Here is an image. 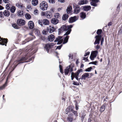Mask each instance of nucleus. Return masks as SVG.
Instances as JSON below:
<instances>
[{
	"label": "nucleus",
	"instance_id": "1",
	"mask_svg": "<svg viewBox=\"0 0 122 122\" xmlns=\"http://www.w3.org/2000/svg\"><path fill=\"white\" fill-rule=\"evenodd\" d=\"M72 27L73 25H63L58 29V34L59 35L63 31H66L64 35V36L66 35L67 36L64 39V41L63 42V44H65L68 42L69 36H67V35L70 33L71 30V28Z\"/></svg>",
	"mask_w": 122,
	"mask_h": 122
},
{
	"label": "nucleus",
	"instance_id": "2",
	"mask_svg": "<svg viewBox=\"0 0 122 122\" xmlns=\"http://www.w3.org/2000/svg\"><path fill=\"white\" fill-rule=\"evenodd\" d=\"M34 26L33 22L31 21V40L35 38V36L33 35L34 34L37 36L40 35V31L38 29L34 27Z\"/></svg>",
	"mask_w": 122,
	"mask_h": 122
},
{
	"label": "nucleus",
	"instance_id": "3",
	"mask_svg": "<svg viewBox=\"0 0 122 122\" xmlns=\"http://www.w3.org/2000/svg\"><path fill=\"white\" fill-rule=\"evenodd\" d=\"M40 7L41 9L42 10H46L48 8L47 3L45 1H42L40 5Z\"/></svg>",
	"mask_w": 122,
	"mask_h": 122
},
{
	"label": "nucleus",
	"instance_id": "4",
	"mask_svg": "<svg viewBox=\"0 0 122 122\" xmlns=\"http://www.w3.org/2000/svg\"><path fill=\"white\" fill-rule=\"evenodd\" d=\"M41 15L42 16H46L47 18H50L52 17V15L51 12L50 11L42 12Z\"/></svg>",
	"mask_w": 122,
	"mask_h": 122
},
{
	"label": "nucleus",
	"instance_id": "5",
	"mask_svg": "<svg viewBox=\"0 0 122 122\" xmlns=\"http://www.w3.org/2000/svg\"><path fill=\"white\" fill-rule=\"evenodd\" d=\"M54 45V44L53 43H49L46 44L45 45L44 48L47 51V52L48 53L49 49L52 48Z\"/></svg>",
	"mask_w": 122,
	"mask_h": 122
},
{
	"label": "nucleus",
	"instance_id": "6",
	"mask_svg": "<svg viewBox=\"0 0 122 122\" xmlns=\"http://www.w3.org/2000/svg\"><path fill=\"white\" fill-rule=\"evenodd\" d=\"M73 66L72 65H70L67 67L65 70L64 72L65 75H67L69 71L72 72L73 71Z\"/></svg>",
	"mask_w": 122,
	"mask_h": 122
},
{
	"label": "nucleus",
	"instance_id": "7",
	"mask_svg": "<svg viewBox=\"0 0 122 122\" xmlns=\"http://www.w3.org/2000/svg\"><path fill=\"white\" fill-rule=\"evenodd\" d=\"M8 42V39L6 38H1L0 37V45L6 46Z\"/></svg>",
	"mask_w": 122,
	"mask_h": 122
},
{
	"label": "nucleus",
	"instance_id": "8",
	"mask_svg": "<svg viewBox=\"0 0 122 122\" xmlns=\"http://www.w3.org/2000/svg\"><path fill=\"white\" fill-rule=\"evenodd\" d=\"M11 71L10 72L9 74L7 76L6 81L5 83L2 86L0 87V90L3 89L7 85V81H8V79L11 76Z\"/></svg>",
	"mask_w": 122,
	"mask_h": 122
},
{
	"label": "nucleus",
	"instance_id": "9",
	"mask_svg": "<svg viewBox=\"0 0 122 122\" xmlns=\"http://www.w3.org/2000/svg\"><path fill=\"white\" fill-rule=\"evenodd\" d=\"M62 36H58L56 38L54 41L55 42H57V44H61L63 41V40L62 39Z\"/></svg>",
	"mask_w": 122,
	"mask_h": 122
},
{
	"label": "nucleus",
	"instance_id": "10",
	"mask_svg": "<svg viewBox=\"0 0 122 122\" xmlns=\"http://www.w3.org/2000/svg\"><path fill=\"white\" fill-rule=\"evenodd\" d=\"M25 20L21 19H19L17 21V24L18 25L21 26L25 25Z\"/></svg>",
	"mask_w": 122,
	"mask_h": 122
},
{
	"label": "nucleus",
	"instance_id": "11",
	"mask_svg": "<svg viewBox=\"0 0 122 122\" xmlns=\"http://www.w3.org/2000/svg\"><path fill=\"white\" fill-rule=\"evenodd\" d=\"M101 35L96 36L95 37L96 39L94 43L95 45L97 44H99L100 43V41L101 38Z\"/></svg>",
	"mask_w": 122,
	"mask_h": 122
},
{
	"label": "nucleus",
	"instance_id": "12",
	"mask_svg": "<svg viewBox=\"0 0 122 122\" xmlns=\"http://www.w3.org/2000/svg\"><path fill=\"white\" fill-rule=\"evenodd\" d=\"M77 20L76 16L71 17L69 18L68 21L70 23H72L76 21Z\"/></svg>",
	"mask_w": 122,
	"mask_h": 122
},
{
	"label": "nucleus",
	"instance_id": "13",
	"mask_svg": "<svg viewBox=\"0 0 122 122\" xmlns=\"http://www.w3.org/2000/svg\"><path fill=\"white\" fill-rule=\"evenodd\" d=\"M80 8L78 5H76L74 10V13L76 14H78L80 11Z\"/></svg>",
	"mask_w": 122,
	"mask_h": 122
},
{
	"label": "nucleus",
	"instance_id": "14",
	"mask_svg": "<svg viewBox=\"0 0 122 122\" xmlns=\"http://www.w3.org/2000/svg\"><path fill=\"white\" fill-rule=\"evenodd\" d=\"M73 107L72 106H71L68 107L66 109V113L67 114L68 112H72L73 110Z\"/></svg>",
	"mask_w": 122,
	"mask_h": 122
},
{
	"label": "nucleus",
	"instance_id": "15",
	"mask_svg": "<svg viewBox=\"0 0 122 122\" xmlns=\"http://www.w3.org/2000/svg\"><path fill=\"white\" fill-rule=\"evenodd\" d=\"M59 21L57 18H52L51 20V22L54 25H56L58 23Z\"/></svg>",
	"mask_w": 122,
	"mask_h": 122
},
{
	"label": "nucleus",
	"instance_id": "16",
	"mask_svg": "<svg viewBox=\"0 0 122 122\" xmlns=\"http://www.w3.org/2000/svg\"><path fill=\"white\" fill-rule=\"evenodd\" d=\"M88 2L86 0H81L79 1L78 4L80 5L86 4Z\"/></svg>",
	"mask_w": 122,
	"mask_h": 122
},
{
	"label": "nucleus",
	"instance_id": "17",
	"mask_svg": "<svg viewBox=\"0 0 122 122\" xmlns=\"http://www.w3.org/2000/svg\"><path fill=\"white\" fill-rule=\"evenodd\" d=\"M92 2H91L90 4L91 5L94 6H96L97 5L96 3L98 2L99 0H92Z\"/></svg>",
	"mask_w": 122,
	"mask_h": 122
},
{
	"label": "nucleus",
	"instance_id": "18",
	"mask_svg": "<svg viewBox=\"0 0 122 122\" xmlns=\"http://www.w3.org/2000/svg\"><path fill=\"white\" fill-rule=\"evenodd\" d=\"M89 73H86L83 74L82 76L81 79L82 80H85L86 78L88 77L89 76Z\"/></svg>",
	"mask_w": 122,
	"mask_h": 122
},
{
	"label": "nucleus",
	"instance_id": "19",
	"mask_svg": "<svg viewBox=\"0 0 122 122\" xmlns=\"http://www.w3.org/2000/svg\"><path fill=\"white\" fill-rule=\"evenodd\" d=\"M55 39V36L54 35L51 34L48 36V39L51 42L53 41Z\"/></svg>",
	"mask_w": 122,
	"mask_h": 122
},
{
	"label": "nucleus",
	"instance_id": "20",
	"mask_svg": "<svg viewBox=\"0 0 122 122\" xmlns=\"http://www.w3.org/2000/svg\"><path fill=\"white\" fill-rule=\"evenodd\" d=\"M55 28L53 26H49V29L48 30L49 32L51 33L53 32L55 30Z\"/></svg>",
	"mask_w": 122,
	"mask_h": 122
},
{
	"label": "nucleus",
	"instance_id": "21",
	"mask_svg": "<svg viewBox=\"0 0 122 122\" xmlns=\"http://www.w3.org/2000/svg\"><path fill=\"white\" fill-rule=\"evenodd\" d=\"M91 7L90 6H85L83 7V9L84 10L88 11L91 9Z\"/></svg>",
	"mask_w": 122,
	"mask_h": 122
},
{
	"label": "nucleus",
	"instance_id": "22",
	"mask_svg": "<svg viewBox=\"0 0 122 122\" xmlns=\"http://www.w3.org/2000/svg\"><path fill=\"white\" fill-rule=\"evenodd\" d=\"M32 47H31V54H33L36 53L37 51V47L33 48L31 49Z\"/></svg>",
	"mask_w": 122,
	"mask_h": 122
},
{
	"label": "nucleus",
	"instance_id": "23",
	"mask_svg": "<svg viewBox=\"0 0 122 122\" xmlns=\"http://www.w3.org/2000/svg\"><path fill=\"white\" fill-rule=\"evenodd\" d=\"M3 13L5 16L7 17H8L10 15V12L8 10H5Z\"/></svg>",
	"mask_w": 122,
	"mask_h": 122
},
{
	"label": "nucleus",
	"instance_id": "24",
	"mask_svg": "<svg viewBox=\"0 0 122 122\" xmlns=\"http://www.w3.org/2000/svg\"><path fill=\"white\" fill-rule=\"evenodd\" d=\"M26 60V58L25 57H22L19 61H18L19 64L22 63L24 62L22 61H25Z\"/></svg>",
	"mask_w": 122,
	"mask_h": 122
},
{
	"label": "nucleus",
	"instance_id": "25",
	"mask_svg": "<svg viewBox=\"0 0 122 122\" xmlns=\"http://www.w3.org/2000/svg\"><path fill=\"white\" fill-rule=\"evenodd\" d=\"M80 15L81 17L83 19H84L85 18L86 15L85 13L83 12H82L80 13Z\"/></svg>",
	"mask_w": 122,
	"mask_h": 122
},
{
	"label": "nucleus",
	"instance_id": "26",
	"mask_svg": "<svg viewBox=\"0 0 122 122\" xmlns=\"http://www.w3.org/2000/svg\"><path fill=\"white\" fill-rule=\"evenodd\" d=\"M43 22L44 25H47L49 24V21L47 19H44L43 20Z\"/></svg>",
	"mask_w": 122,
	"mask_h": 122
},
{
	"label": "nucleus",
	"instance_id": "27",
	"mask_svg": "<svg viewBox=\"0 0 122 122\" xmlns=\"http://www.w3.org/2000/svg\"><path fill=\"white\" fill-rule=\"evenodd\" d=\"M69 17V16L67 14H64L62 17V19L63 20H66Z\"/></svg>",
	"mask_w": 122,
	"mask_h": 122
},
{
	"label": "nucleus",
	"instance_id": "28",
	"mask_svg": "<svg viewBox=\"0 0 122 122\" xmlns=\"http://www.w3.org/2000/svg\"><path fill=\"white\" fill-rule=\"evenodd\" d=\"M10 10L11 13H13L15 12V7L14 6H12L11 7Z\"/></svg>",
	"mask_w": 122,
	"mask_h": 122
},
{
	"label": "nucleus",
	"instance_id": "29",
	"mask_svg": "<svg viewBox=\"0 0 122 122\" xmlns=\"http://www.w3.org/2000/svg\"><path fill=\"white\" fill-rule=\"evenodd\" d=\"M30 41V38H28L25 39L24 41H23L22 42V44H24Z\"/></svg>",
	"mask_w": 122,
	"mask_h": 122
},
{
	"label": "nucleus",
	"instance_id": "30",
	"mask_svg": "<svg viewBox=\"0 0 122 122\" xmlns=\"http://www.w3.org/2000/svg\"><path fill=\"white\" fill-rule=\"evenodd\" d=\"M38 0H32V5L34 6L38 4Z\"/></svg>",
	"mask_w": 122,
	"mask_h": 122
},
{
	"label": "nucleus",
	"instance_id": "31",
	"mask_svg": "<svg viewBox=\"0 0 122 122\" xmlns=\"http://www.w3.org/2000/svg\"><path fill=\"white\" fill-rule=\"evenodd\" d=\"M72 9V7L71 6H68L67 7L66 11L67 12V13L68 14L70 13L71 10Z\"/></svg>",
	"mask_w": 122,
	"mask_h": 122
},
{
	"label": "nucleus",
	"instance_id": "32",
	"mask_svg": "<svg viewBox=\"0 0 122 122\" xmlns=\"http://www.w3.org/2000/svg\"><path fill=\"white\" fill-rule=\"evenodd\" d=\"M98 51H93L92 52L91 54L94 57H96L98 53Z\"/></svg>",
	"mask_w": 122,
	"mask_h": 122
},
{
	"label": "nucleus",
	"instance_id": "33",
	"mask_svg": "<svg viewBox=\"0 0 122 122\" xmlns=\"http://www.w3.org/2000/svg\"><path fill=\"white\" fill-rule=\"evenodd\" d=\"M18 16H22L23 15V11L19 10L18 11Z\"/></svg>",
	"mask_w": 122,
	"mask_h": 122
},
{
	"label": "nucleus",
	"instance_id": "34",
	"mask_svg": "<svg viewBox=\"0 0 122 122\" xmlns=\"http://www.w3.org/2000/svg\"><path fill=\"white\" fill-rule=\"evenodd\" d=\"M105 105H102L101 107L100 110V111L101 112H103L105 109Z\"/></svg>",
	"mask_w": 122,
	"mask_h": 122
},
{
	"label": "nucleus",
	"instance_id": "35",
	"mask_svg": "<svg viewBox=\"0 0 122 122\" xmlns=\"http://www.w3.org/2000/svg\"><path fill=\"white\" fill-rule=\"evenodd\" d=\"M25 16L27 19H29L30 18V15L28 13H26L25 15Z\"/></svg>",
	"mask_w": 122,
	"mask_h": 122
},
{
	"label": "nucleus",
	"instance_id": "36",
	"mask_svg": "<svg viewBox=\"0 0 122 122\" xmlns=\"http://www.w3.org/2000/svg\"><path fill=\"white\" fill-rule=\"evenodd\" d=\"M38 22L39 24L41 25V26H43V25L44 24H43V20H38Z\"/></svg>",
	"mask_w": 122,
	"mask_h": 122
},
{
	"label": "nucleus",
	"instance_id": "37",
	"mask_svg": "<svg viewBox=\"0 0 122 122\" xmlns=\"http://www.w3.org/2000/svg\"><path fill=\"white\" fill-rule=\"evenodd\" d=\"M12 25V26L14 28L16 29H19V27L15 23L13 24Z\"/></svg>",
	"mask_w": 122,
	"mask_h": 122
},
{
	"label": "nucleus",
	"instance_id": "38",
	"mask_svg": "<svg viewBox=\"0 0 122 122\" xmlns=\"http://www.w3.org/2000/svg\"><path fill=\"white\" fill-rule=\"evenodd\" d=\"M10 4H7L5 6V8L7 10H10Z\"/></svg>",
	"mask_w": 122,
	"mask_h": 122
},
{
	"label": "nucleus",
	"instance_id": "39",
	"mask_svg": "<svg viewBox=\"0 0 122 122\" xmlns=\"http://www.w3.org/2000/svg\"><path fill=\"white\" fill-rule=\"evenodd\" d=\"M82 69H80L78 70L76 72V73H75L77 75V76H79V74L81 72H82Z\"/></svg>",
	"mask_w": 122,
	"mask_h": 122
},
{
	"label": "nucleus",
	"instance_id": "40",
	"mask_svg": "<svg viewBox=\"0 0 122 122\" xmlns=\"http://www.w3.org/2000/svg\"><path fill=\"white\" fill-rule=\"evenodd\" d=\"M102 30L101 29L98 30L97 32V33L98 35H99L101 34L102 33Z\"/></svg>",
	"mask_w": 122,
	"mask_h": 122
},
{
	"label": "nucleus",
	"instance_id": "41",
	"mask_svg": "<svg viewBox=\"0 0 122 122\" xmlns=\"http://www.w3.org/2000/svg\"><path fill=\"white\" fill-rule=\"evenodd\" d=\"M92 69V67H90L86 69L85 70V71L86 72H90L91 71Z\"/></svg>",
	"mask_w": 122,
	"mask_h": 122
},
{
	"label": "nucleus",
	"instance_id": "42",
	"mask_svg": "<svg viewBox=\"0 0 122 122\" xmlns=\"http://www.w3.org/2000/svg\"><path fill=\"white\" fill-rule=\"evenodd\" d=\"M30 48L29 49H27L26 50V51L28 52L27 54V56H30Z\"/></svg>",
	"mask_w": 122,
	"mask_h": 122
},
{
	"label": "nucleus",
	"instance_id": "43",
	"mask_svg": "<svg viewBox=\"0 0 122 122\" xmlns=\"http://www.w3.org/2000/svg\"><path fill=\"white\" fill-rule=\"evenodd\" d=\"M69 57V59H73V56L72 54H69L68 55Z\"/></svg>",
	"mask_w": 122,
	"mask_h": 122
},
{
	"label": "nucleus",
	"instance_id": "44",
	"mask_svg": "<svg viewBox=\"0 0 122 122\" xmlns=\"http://www.w3.org/2000/svg\"><path fill=\"white\" fill-rule=\"evenodd\" d=\"M71 80H73L74 76V73L73 72H72L71 75Z\"/></svg>",
	"mask_w": 122,
	"mask_h": 122
},
{
	"label": "nucleus",
	"instance_id": "45",
	"mask_svg": "<svg viewBox=\"0 0 122 122\" xmlns=\"http://www.w3.org/2000/svg\"><path fill=\"white\" fill-rule=\"evenodd\" d=\"M73 85L76 86H78L79 85V82L74 81H73Z\"/></svg>",
	"mask_w": 122,
	"mask_h": 122
},
{
	"label": "nucleus",
	"instance_id": "46",
	"mask_svg": "<svg viewBox=\"0 0 122 122\" xmlns=\"http://www.w3.org/2000/svg\"><path fill=\"white\" fill-rule=\"evenodd\" d=\"M40 39L42 41H44L46 39L45 37L44 36H41L40 37Z\"/></svg>",
	"mask_w": 122,
	"mask_h": 122
},
{
	"label": "nucleus",
	"instance_id": "47",
	"mask_svg": "<svg viewBox=\"0 0 122 122\" xmlns=\"http://www.w3.org/2000/svg\"><path fill=\"white\" fill-rule=\"evenodd\" d=\"M59 68H60V72L61 73H63V72L62 71V67L60 65H59Z\"/></svg>",
	"mask_w": 122,
	"mask_h": 122
},
{
	"label": "nucleus",
	"instance_id": "48",
	"mask_svg": "<svg viewBox=\"0 0 122 122\" xmlns=\"http://www.w3.org/2000/svg\"><path fill=\"white\" fill-rule=\"evenodd\" d=\"M86 115H83L81 116V121L82 122H83V119L85 117V116Z\"/></svg>",
	"mask_w": 122,
	"mask_h": 122
},
{
	"label": "nucleus",
	"instance_id": "49",
	"mask_svg": "<svg viewBox=\"0 0 122 122\" xmlns=\"http://www.w3.org/2000/svg\"><path fill=\"white\" fill-rule=\"evenodd\" d=\"M60 15L58 13H56L55 15V18H57L60 17Z\"/></svg>",
	"mask_w": 122,
	"mask_h": 122
},
{
	"label": "nucleus",
	"instance_id": "50",
	"mask_svg": "<svg viewBox=\"0 0 122 122\" xmlns=\"http://www.w3.org/2000/svg\"><path fill=\"white\" fill-rule=\"evenodd\" d=\"M95 57H94V56L93 55H92L91 54L90 56V58L92 60H94V59L95 58Z\"/></svg>",
	"mask_w": 122,
	"mask_h": 122
},
{
	"label": "nucleus",
	"instance_id": "51",
	"mask_svg": "<svg viewBox=\"0 0 122 122\" xmlns=\"http://www.w3.org/2000/svg\"><path fill=\"white\" fill-rule=\"evenodd\" d=\"M62 46V45L61 44V45L58 46L57 47L56 49H58L59 50H60L61 49V48Z\"/></svg>",
	"mask_w": 122,
	"mask_h": 122
},
{
	"label": "nucleus",
	"instance_id": "52",
	"mask_svg": "<svg viewBox=\"0 0 122 122\" xmlns=\"http://www.w3.org/2000/svg\"><path fill=\"white\" fill-rule=\"evenodd\" d=\"M34 14L36 15L38 14V10H37V9L34 10Z\"/></svg>",
	"mask_w": 122,
	"mask_h": 122
},
{
	"label": "nucleus",
	"instance_id": "53",
	"mask_svg": "<svg viewBox=\"0 0 122 122\" xmlns=\"http://www.w3.org/2000/svg\"><path fill=\"white\" fill-rule=\"evenodd\" d=\"M30 5H28L27 6V7H26V9H27L26 10L28 11H29L28 10H27V9H28L30 10Z\"/></svg>",
	"mask_w": 122,
	"mask_h": 122
},
{
	"label": "nucleus",
	"instance_id": "54",
	"mask_svg": "<svg viewBox=\"0 0 122 122\" xmlns=\"http://www.w3.org/2000/svg\"><path fill=\"white\" fill-rule=\"evenodd\" d=\"M55 0H49V1L50 3H55Z\"/></svg>",
	"mask_w": 122,
	"mask_h": 122
},
{
	"label": "nucleus",
	"instance_id": "55",
	"mask_svg": "<svg viewBox=\"0 0 122 122\" xmlns=\"http://www.w3.org/2000/svg\"><path fill=\"white\" fill-rule=\"evenodd\" d=\"M3 1L5 3H8L9 2V0H3Z\"/></svg>",
	"mask_w": 122,
	"mask_h": 122
},
{
	"label": "nucleus",
	"instance_id": "56",
	"mask_svg": "<svg viewBox=\"0 0 122 122\" xmlns=\"http://www.w3.org/2000/svg\"><path fill=\"white\" fill-rule=\"evenodd\" d=\"M78 103L77 102L76 103V110H77L78 109Z\"/></svg>",
	"mask_w": 122,
	"mask_h": 122
},
{
	"label": "nucleus",
	"instance_id": "57",
	"mask_svg": "<svg viewBox=\"0 0 122 122\" xmlns=\"http://www.w3.org/2000/svg\"><path fill=\"white\" fill-rule=\"evenodd\" d=\"M72 112L74 113V115L75 116H76L77 115V112L74 111V110H73Z\"/></svg>",
	"mask_w": 122,
	"mask_h": 122
},
{
	"label": "nucleus",
	"instance_id": "58",
	"mask_svg": "<svg viewBox=\"0 0 122 122\" xmlns=\"http://www.w3.org/2000/svg\"><path fill=\"white\" fill-rule=\"evenodd\" d=\"M90 53V52H88L87 53H85V54L84 55V57H86L87 56L89 55Z\"/></svg>",
	"mask_w": 122,
	"mask_h": 122
},
{
	"label": "nucleus",
	"instance_id": "59",
	"mask_svg": "<svg viewBox=\"0 0 122 122\" xmlns=\"http://www.w3.org/2000/svg\"><path fill=\"white\" fill-rule=\"evenodd\" d=\"M78 76H77V75L75 73H74V76L75 78L77 80H78Z\"/></svg>",
	"mask_w": 122,
	"mask_h": 122
},
{
	"label": "nucleus",
	"instance_id": "60",
	"mask_svg": "<svg viewBox=\"0 0 122 122\" xmlns=\"http://www.w3.org/2000/svg\"><path fill=\"white\" fill-rule=\"evenodd\" d=\"M104 38L103 37H102V39L101 40V45H102L103 42H104Z\"/></svg>",
	"mask_w": 122,
	"mask_h": 122
},
{
	"label": "nucleus",
	"instance_id": "61",
	"mask_svg": "<svg viewBox=\"0 0 122 122\" xmlns=\"http://www.w3.org/2000/svg\"><path fill=\"white\" fill-rule=\"evenodd\" d=\"M28 26L29 29H30V21H29L28 23Z\"/></svg>",
	"mask_w": 122,
	"mask_h": 122
},
{
	"label": "nucleus",
	"instance_id": "62",
	"mask_svg": "<svg viewBox=\"0 0 122 122\" xmlns=\"http://www.w3.org/2000/svg\"><path fill=\"white\" fill-rule=\"evenodd\" d=\"M83 60H85V61H89L88 60V59H87V58L84 57L83 58Z\"/></svg>",
	"mask_w": 122,
	"mask_h": 122
},
{
	"label": "nucleus",
	"instance_id": "63",
	"mask_svg": "<svg viewBox=\"0 0 122 122\" xmlns=\"http://www.w3.org/2000/svg\"><path fill=\"white\" fill-rule=\"evenodd\" d=\"M95 48L98 50L100 48V46L99 45H97L96 46Z\"/></svg>",
	"mask_w": 122,
	"mask_h": 122
},
{
	"label": "nucleus",
	"instance_id": "64",
	"mask_svg": "<svg viewBox=\"0 0 122 122\" xmlns=\"http://www.w3.org/2000/svg\"><path fill=\"white\" fill-rule=\"evenodd\" d=\"M92 121V118H89L88 119V122H91Z\"/></svg>",
	"mask_w": 122,
	"mask_h": 122
}]
</instances>
